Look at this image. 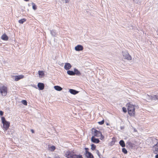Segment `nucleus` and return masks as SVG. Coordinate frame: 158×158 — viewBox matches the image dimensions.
Masks as SVG:
<instances>
[{
	"label": "nucleus",
	"instance_id": "nucleus-38",
	"mask_svg": "<svg viewBox=\"0 0 158 158\" xmlns=\"http://www.w3.org/2000/svg\"><path fill=\"white\" fill-rule=\"evenodd\" d=\"M48 158H51V157H48Z\"/></svg>",
	"mask_w": 158,
	"mask_h": 158
},
{
	"label": "nucleus",
	"instance_id": "nucleus-31",
	"mask_svg": "<svg viewBox=\"0 0 158 158\" xmlns=\"http://www.w3.org/2000/svg\"><path fill=\"white\" fill-rule=\"evenodd\" d=\"M85 153L84 154H86V153H87V152H89V151H88V150H89V148H85Z\"/></svg>",
	"mask_w": 158,
	"mask_h": 158
},
{
	"label": "nucleus",
	"instance_id": "nucleus-28",
	"mask_svg": "<svg viewBox=\"0 0 158 158\" xmlns=\"http://www.w3.org/2000/svg\"><path fill=\"white\" fill-rule=\"evenodd\" d=\"M104 123V120H103L99 122L98 123V124H99L102 125Z\"/></svg>",
	"mask_w": 158,
	"mask_h": 158
},
{
	"label": "nucleus",
	"instance_id": "nucleus-30",
	"mask_svg": "<svg viewBox=\"0 0 158 158\" xmlns=\"http://www.w3.org/2000/svg\"><path fill=\"white\" fill-rule=\"evenodd\" d=\"M148 97H149L151 100H152L153 99V98H155V96H149L148 95Z\"/></svg>",
	"mask_w": 158,
	"mask_h": 158
},
{
	"label": "nucleus",
	"instance_id": "nucleus-37",
	"mask_svg": "<svg viewBox=\"0 0 158 158\" xmlns=\"http://www.w3.org/2000/svg\"><path fill=\"white\" fill-rule=\"evenodd\" d=\"M24 0L25 1H26V2H27V1H29V0Z\"/></svg>",
	"mask_w": 158,
	"mask_h": 158
},
{
	"label": "nucleus",
	"instance_id": "nucleus-32",
	"mask_svg": "<svg viewBox=\"0 0 158 158\" xmlns=\"http://www.w3.org/2000/svg\"><path fill=\"white\" fill-rule=\"evenodd\" d=\"M123 112H125V113L127 111V110L126 108L124 107H123Z\"/></svg>",
	"mask_w": 158,
	"mask_h": 158
},
{
	"label": "nucleus",
	"instance_id": "nucleus-12",
	"mask_svg": "<svg viewBox=\"0 0 158 158\" xmlns=\"http://www.w3.org/2000/svg\"><path fill=\"white\" fill-rule=\"evenodd\" d=\"M87 153L85 154L87 158H94L92 154L90 152H87Z\"/></svg>",
	"mask_w": 158,
	"mask_h": 158
},
{
	"label": "nucleus",
	"instance_id": "nucleus-40",
	"mask_svg": "<svg viewBox=\"0 0 158 158\" xmlns=\"http://www.w3.org/2000/svg\"><path fill=\"white\" fill-rule=\"evenodd\" d=\"M106 124H107V125H108V123H107Z\"/></svg>",
	"mask_w": 158,
	"mask_h": 158
},
{
	"label": "nucleus",
	"instance_id": "nucleus-29",
	"mask_svg": "<svg viewBox=\"0 0 158 158\" xmlns=\"http://www.w3.org/2000/svg\"><path fill=\"white\" fill-rule=\"evenodd\" d=\"M96 153L98 155V156L99 157V158H101V154H100L98 150H97L96 151Z\"/></svg>",
	"mask_w": 158,
	"mask_h": 158
},
{
	"label": "nucleus",
	"instance_id": "nucleus-36",
	"mask_svg": "<svg viewBox=\"0 0 158 158\" xmlns=\"http://www.w3.org/2000/svg\"><path fill=\"white\" fill-rule=\"evenodd\" d=\"M155 158H158V154H157L156 155Z\"/></svg>",
	"mask_w": 158,
	"mask_h": 158
},
{
	"label": "nucleus",
	"instance_id": "nucleus-15",
	"mask_svg": "<svg viewBox=\"0 0 158 158\" xmlns=\"http://www.w3.org/2000/svg\"><path fill=\"white\" fill-rule=\"evenodd\" d=\"M1 38L2 40L6 41L8 39V37L5 34L2 35Z\"/></svg>",
	"mask_w": 158,
	"mask_h": 158
},
{
	"label": "nucleus",
	"instance_id": "nucleus-25",
	"mask_svg": "<svg viewBox=\"0 0 158 158\" xmlns=\"http://www.w3.org/2000/svg\"><path fill=\"white\" fill-rule=\"evenodd\" d=\"M96 148V146L94 144H92L91 145V149L92 150H95Z\"/></svg>",
	"mask_w": 158,
	"mask_h": 158
},
{
	"label": "nucleus",
	"instance_id": "nucleus-16",
	"mask_svg": "<svg viewBox=\"0 0 158 158\" xmlns=\"http://www.w3.org/2000/svg\"><path fill=\"white\" fill-rule=\"evenodd\" d=\"M69 90L70 93L73 94H76L78 92V91L73 89H70Z\"/></svg>",
	"mask_w": 158,
	"mask_h": 158
},
{
	"label": "nucleus",
	"instance_id": "nucleus-18",
	"mask_svg": "<svg viewBox=\"0 0 158 158\" xmlns=\"http://www.w3.org/2000/svg\"><path fill=\"white\" fill-rule=\"evenodd\" d=\"M54 89L56 90L60 91L62 89V88L59 86H54Z\"/></svg>",
	"mask_w": 158,
	"mask_h": 158
},
{
	"label": "nucleus",
	"instance_id": "nucleus-39",
	"mask_svg": "<svg viewBox=\"0 0 158 158\" xmlns=\"http://www.w3.org/2000/svg\"><path fill=\"white\" fill-rule=\"evenodd\" d=\"M74 69H77L76 68H75Z\"/></svg>",
	"mask_w": 158,
	"mask_h": 158
},
{
	"label": "nucleus",
	"instance_id": "nucleus-10",
	"mask_svg": "<svg viewBox=\"0 0 158 158\" xmlns=\"http://www.w3.org/2000/svg\"><path fill=\"white\" fill-rule=\"evenodd\" d=\"M38 87L40 90H43L44 87V84L42 83H39L38 84Z\"/></svg>",
	"mask_w": 158,
	"mask_h": 158
},
{
	"label": "nucleus",
	"instance_id": "nucleus-26",
	"mask_svg": "<svg viewBox=\"0 0 158 158\" xmlns=\"http://www.w3.org/2000/svg\"><path fill=\"white\" fill-rule=\"evenodd\" d=\"M122 152L125 154H126L127 153V151L126 148H123L122 149Z\"/></svg>",
	"mask_w": 158,
	"mask_h": 158
},
{
	"label": "nucleus",
	"instance_id": "nucleus-8",
	"mask_svg": "<svg viewBox=\"0 0 158 158\" xmlns=\"http://www.w3.org/2000/svg\"><path fill=\"white\" fill-rule=\"evenodd\" d=\"M75 49L77 51H81L83 49V47L81 45H78L75 47Z\"/></svg>",
	"mask_w": 158,
	"mask_h": 158
},
{
	"label": "nucleus",
	"instance_id": "nucleus-23",
	"mask_svg": "<svg viewBox=\"0 0 158 158\" xmlns=\"http://www.w3.org/2000/svg\"><path fill=\"white\" fill-rule=\"evenodd\" d=\"M56 148L55 146H52L49 148V150L52 152Z\"/></svg>",
	"mask_w": 158,
	"mask_h": 158
},
{
	"label": "nucleus",
	"instance_id": "nucleus-27",
	"mask_svg": "<svg viewBox=\"0 0 158 158\" xmlns=\"http://www.w3.org/2000/svg\"><path fill=\"white\" fill-rule=\"evenodd\" d=\"M22 103L25 105H27V102L25 100H22L21 101Z\"/></svg>",
	"mask_w": 158,
	"mask_h": 158
},
{
	"label": "nucleus",
	"instance_id": "nucleus-7",
	"mask_svg": "<svg viewBox=\"0 0 158 158\" xmlns=\"http://www.w3.org/2000/svg\"><path fill=\"white\" fill-rule=\"evenodd\" d=\"M152 150L154 154H157L158 152V141L153 146Z\"/></svg>",
	"mask_w": 158,
	"mask_h": 158
},
{
	"label": "nucleus",
	"instance_id": "nucleus-19",
	"mask_svg": "<svg viewBox=\"0 0 158 158\" xmlns=\"http://www.w3.org/2000/svg\"><path fill=\"white\" fill-rule=\"evenodd\" d=\"M119 144L122 147L125 146V143L123 140H121L119 142Z\"/></svg>",
	"mask_w": 158,
	"mask_h": 158
},
{
	"label": "nucleus",
	"instance_id": "nucleus-9",
	"mask_svg": "<svg viewBox=\"0 0 158 158\" xmlns=\"http://www.w3.org/2000/svg\"><path fill=\"white\" fill-rule=\"evenodd\" d=\"M91 141L93 143H98L100 141L98 139L96 138L94 136H93L91 138Z\"/></svg>",
	"mask_w": 158,
	"mask_h": 158
},
{
	"label": "nucleus",
	"instance_id": "nucleus-3",
	"mask_svg": "<svg viewBox=\"0 0 158 158\" xmlns=\"http://www.w3.org/2000/svg\"><path fill=\"white\" fill-rule=\"evenodd\" d=\"M2 123H3V127L6 130H7L10 126V123L9 122L6 121L5 117L1 118Z\"/></svg>",
	"mask_w": 158,
	"mask_h": 158
},
{
	"label": "nucleus",
	"instance_id": "nucleus-17",
	"mask_svg": "<svg viewBox=\"0 0 158 158\" xmlns=\"http://www.w3.org/2000/svg\"><path fill=\"white\" fill-rule=\"evenodd\" d=\"M38 74L40 77H43L44 75V72L43 71H39Z\"/></svg>",
	"mask_w": 158,
	"mask_h": 158
},
{
	"label": "nucleus",
	"instance_id": "nucleus-13",
	"mask_svg": "<svg viewBox=\"0 0 158 158\" xmlns=\"http://www.w3.org/2000/svg\"><path fill=\"white\" fill-rule=\"evenodd\" d=\"M24 76L23 75H19L16 76H15V80L16 81H19L20 79H22L23 78Z\"/></svg>",
	"mask_w": 158,
	"mask_h": 158
},
{
	"label": "nucleus",
	"instance_id": "nucleus-4",
	"mask_svg": "<svg viewBox=\"0 0 158 158\" xmlns=\"http://www.w3.org/2000/svg\"><path fill=\"white\" fill-rule=\"evenodd\" d=\"M92 131V134L94 135L93 136L94 137L96 136L97 137H99L101 136V137H102V133L100 131H98L94 128H93Z\"/></svg>",
	"mask_w": 158,
	"mask_h": 158
},
{
	"label": "nucleus",
	"instance_id": "nucleus-22",
	"mask_svg": "<svg viewBox=\"0 0 158 158\" xmlns=\"http://www.w3.org/2000/svg\"><path fill=\"white\" fill-rule=\"evenodd\" d=\"M74 75L76 74L77 75H80L81 74L80 72L78 70H74Z\"/></svg>",
	"mask_w": 158,
	"mask_h": 158
},
{
	"label": "nucleus",
	"instance_id": "nucleus-11",
	"mask_svg": "<svg viewBox=\"0 0 158 158\" xmlns=\"http://www.w3.org/2000/svg\"><path fill=\"white\" fill-rule=\"evenodd\" d=\"M50 32L51 35L53 37H56L57 35V32L55 30H50Z\"/></svg>",
	"mask_w": 158,
	"mask_h": 158
},
{
	"label": "nucleus",
	"instance_id": "nucleus-6",
	"mask_svg": "<svg viewBox=\"0 0 158 158\" xmlns=\"http://www.w3.org/2000/svg\"><path fill=\"white\" fill-rule=\"evenodd\" d=\"M122 53L124 58L128 60H131V56L129 55L127 51H123Z\"/></svg>",
	"mask_w": 158,
	"mask_h": 158
},
{
	"label": "nucleus",
	"instance_id": "nucleus-2",
	"mask_svg": "<svg viewBox=\"0 0 158 158\" xmlns=\"http://www.w3.org/2000/svg\"><path fill=\"white\" fill-rule=\"evenodd\" d=\"M66 155L68 158H83L81 155H77L71 152H67Z\"/></svg>",
	"mask_w": 158,
	"mask_h": 158
},
{
	"label": "nucleus",
	"instance_id": "nucleus-5",
	"mask_svg": "<svg viewBox=\"0 0 158 158\" xmlns=\"http://www.w3.org/2000/svg\"><path fill=\"white\" fill-rule=\"evenodd\" d=\"M0 93L2 96H6L7 94V87L5 86H3L2 87L0 88Z\"/></svg>",
	"mask_w": 158,
	"mask_h": 158
},
{
	"label": "nucleus",
	"instance_id": "nucleus-34",
	"mask_svg": "<svg viewBox=\"0 0 158 158\" xmlns=\"http://www.w3.org/2000/svg\"><path fill=\"white\" fill-rule=\"evenodd\" d=\"M3 114V112L2 111L0 110V115L2 116Z\"/></svg>",
	"mask_w": 158,
	"mask_h": 158
},
{
	"label": "nucleus",
	"instance_id": "nucleus-21",
	"mask_svg": "<svg viewBox=\"0 0 158 158\" xmlns=\"http://www.w3.org/2000/svg\"><path fill=\"white\" fill-rule=\"evenodd\" d=\"M26 20V19H25L23 18L22 19L19 20L18 21V22L20 24H23L24 22H25Z\"/></svg>",
	"mask_w": 158,
	"mask_h": 158
},
{
	"label": "nucleus",
	"instance_id": "nucleus-20",
	"mask_svg": "<svg viewBox=\"0 0 158 158\" xmlns=\"http://www.w3.org/2000/svg\"><path fill=\"white\" fill-rule=\"evenodd\" d=\"M67 73L68 74L70 75H74V71L68 70L67 72Z\"/></svg>",
	"mask_w": 158,
	"mask_h": 158
},
{
	"label": "nucleus",
	"instance_id": "nucleus-1",
	"mask_svg": "<svg viewBox=\"0 0 158 158\" xmlns=\"http://www.w3.org/2000/svg\"><path fill=\"white\" fill-rule=\"evenodd\" d=\"M135 107H137V106H134L130 103L128 105L127 108L128 114L130 116H134L135 115Z\"/></svg>",
	"mask_w": 158,
	"mask_h": 158
},
{
	"label": "nucleus",
	"instance_id": "nucleus-24",
	"mask_svg": "<svg viewBox=\"0 0 158 158\" xmlns=\"http://www.w3.org/2000/svg\"><path fill=\"white\" fill-rule=\"evenodd\" d=\"M32 5L33 9L35 10H36L37 9V6H36V5L33 2H32Z\"/></svg>",
	"mask_w": 158,
	"mask_h": 158
},
{
	"label": "nucleus",
	"instance_id": "nucleus-14",
	"mask_svg": "<svg viewBox=\"0 0 158 158\" xmlns=\"http://www.w3.org/2000/svg\"><path fill=\"white\" fill-rule=\"evenodd\" d=\"M72 67L71 64L68 63H66L65 64L64 66V68L65 69H70Z\"/></svg>",
	"mask_w": 158,
	"mask_h": 158
},
{
	"label": "nucleus",
	"instance_id": "nucleus-33",
	"mask_svg": "<svg viewBox=\"0 0 158 158\" xmlns=\"http://www.w3.org/2000/svg\"><path fill=\"white\" fill-rule=\"evenodd\" d=\"M113 140L111 142V145H113L114 144L115 142L114 141V139H113Z\"/></svg>",
	"mask_w": 158,
	"mask_h": 158
},
{
	"label": "nucleus",
	"instance_id": "nucleus-35",
	"mask_svg": "<svg viewBox=\"0 0 158 158\" xmlns=\"http://www.w3.org/2000/svg\"><path fill=\"white\" fill-rule=\"evenodd\" d=\"M31 130L32 133H34V131L33 129H31Z\"/></svg>",
	"mask_w": 158,
	"mask_h": 158
}]
</instances>
